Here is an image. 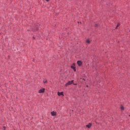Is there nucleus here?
<instances>
[{"label": "nucleus", "mask_w": 130, "mask_h": 130, "mask_svg": "<svg viewBox=\"0 0 130 130\" xmlns=\"http://www.w3.org/2000/svg\"><path fill=\"white\" fill-rule=\"evenodd\" d=\"M74 83V80H72L71 81H69L66 84V86L67 87L69 85H72Z\"/></svg>", "instance_id": "1"}, {"label": "nucleus", "mask_w": 130, "mask_h": 130, "mask_svg": "<svg viewBox=\"0 0 130 130\" xmlns=\"http://www.w3.org/2000/svg\"><path fill=\"white\" fill-rule=\"evenodd\" d=\"M75 66H76V64L73 63L72 66H71V68L74 70V72H76V67H75Z\"/></svg>", "instance_id": "2"}, {"label": "nucleus", "mask_w": 130, "mask_h": 130, "mask_svg": "<svg viewBox=\"0 0 130 130\" xmlns=\"http://www.w3.org/2000/svg\"><path fill=\"white\" fill-rule=\"evenodd\" d=\"M83 62H82V61H77V64L78 66H79V67H81L82 64Z\"/></svg>", "instance_id": "3"}, {"label": "nucleus", "mask_w": 130, "mask_h": 130, "mask_svg": "<svg viewBox=\"0 0 130 130\" xmlns=\"http://www.w3.org/2000/svg\"><path fill=\"white\" fill-rule=\"evenodd\" d=\"M91 126H92V123H89L88 124L86 125V127H87L88 128H90Z\"/></svg>", "instance_id": "4"}, {"label": "nucleus", "mask_w": 130, "mask_h": 130, "mask_svg": "<svg viewBox=\"0 0 130 130\" xmlns=\"http://www.w3.org/2000/svg\"><path fill=\"white\" fill-rule=\"evenodd\" d=\"M44 91H45V89H44V88L40 89L39 91V93H44Z\"/></svg>", "instance_id": "5"}, {"label": "nucleus", "mask_w": 130, "mask_h": 130, "mask_svg": "<svg viewBox=\"0 0 130 130\" xmlns=\"http://www.w3.org/2000/svg\"><path fill=\"white\" fill-rule=\"evenodd\" d=\"M51 114L52 116H55V115H56V112L53 111L51 112Z\"/></svg>", "instance_id": "6"}, {"label": "nucleus", "mask_w": 130, "mask_h": 130, "mask_svg": "<svg viewBox=\"0 0 130 130\" xmlns=\"http://www.w3.org/2000/svg\"><path fill=\"white\" fill-rule=\"evenodd\" d=\"M58 94V96H63V92H58L57 93Z\"/></svg>", "instance_id": "7"}, {"label": "nucleus", "mask_w": 130, "mask_h": 130, "mask_svg": "<svg viewBox=\"0 0 130 130\" xmlns=\"http://www.w3.org/2000/svg\"><path fill=\"white\" fill-rule=\"evenodd\" d=\"M86 42V43H88V44H90V40L87 39Z\"/></svg>", "instance_id": "8"}, {"label": "nucleus", "mask_w": 130, "mask_h": 130, "mask_svg": "<svg viewBox=\"0 0 130 130\" xmlns=\"http://www.w3.org/2000/svg\"><path fill=\"white\" fill-rule=\"evenodd\" d=\"M120 108L121 110H124V107L123 106H121Z\"/></svg>", "instance_id": "9"}, {"label": "nucleus", "mask_w": 130, "mask_h": 130, "mask_svg": "<svg viewBox=\"0 0 130 130\" xmlns=\"http://www.w3.org/2000/svg\"><path fill=\"white\" fill-rule=\"evenodd\" d=\"M120 25V24L118 23V24L117 25L116 27V29H117V28H118V27H119Z\"/></svg>", "instance_id": "10"}, {"label": "nucleus", "mask_w": 130, "mask_h": 130, "mask_svg": "<svg viewBox=\"0 0 130 130\" xmlns=\"http://www.w3.org/2000/svg\"><path fill=\"white\" fill-rule=\"evenodd\" d=\"M43 82V83H47V80L46 79H44Z\"/></svg>", "instance_id": "11"}, {"label": "nucleus", "mask_w": 130, "mask_h": 130, "mask_svg": "<svg viewBox=\"0 0 130 130\" xmlns=\"http://www.w3.org/2000/svg\"><path fill=\"white\" fill-rule=\"evenodd\" d=\"M46 2H49V0H46Z\"/></svg>", "instance_id": "12"}, {"label": "nucleus", "mask_w": 130, "mask_h": 130, "mask_svg": "<svg viewBox=\"0 0 130 130\" xmlns=\"http://www.w3.org/2000/svg\"><path fill=\"white\" fill-rule=\"evenodd\" d=\"M4 129H6V127H4Z\"/></svg>", "instance_id": "13"}, {"label": "nucleus", "mask_w": 130, "mask_h": 130, "mask_svg": "<svg viewBox=\"0 0 130 130\" xmlns=\"http://www.w3.org/2000/svg\"><path fill=\"white\" fill-rule=\"evenodd\" d=\"M36 30H38V28H37H37H36Z\"/></svg>", "instance_id": "14"}, {"label": "nucleus", "mask_w": 130, "mask_h": 130, "mask_svg": "<svg viewBox=\"0 0 130 130\" xmlns=\"http://www.w3.org/2000/svg\"><path fill=\"white\" fill-rule=\"evenodd\" d=\"M95 26H97V25H96Z\"/></svg>", "instance_id": "15"}, {"label": "nucleus", "mask_w": 130, "mask_h": 130, "mask_svg": "<svg viewBox=\"0 0 130 130\" xmlns=\"http://www.w3.org/2000/svg\"><path fill=\"white\" fill-rule=\"evenodd\" d=\"M129 116H130V115H129Z\"/></svg>", "instance_id": "16"}]
</instances>
